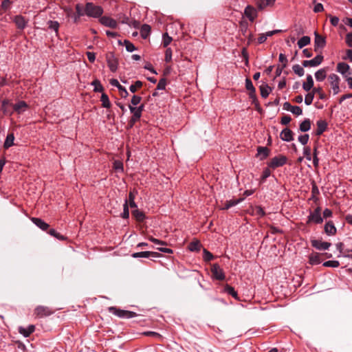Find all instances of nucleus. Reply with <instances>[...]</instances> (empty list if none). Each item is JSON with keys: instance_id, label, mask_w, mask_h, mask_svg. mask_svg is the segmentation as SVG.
<instances>
[{"instance_id": "nucleus-58", "label": "nucleus", "mask_w": 352, "mask_h": 352, "mask_svg": "<svg viewBox=\"0 0 352 352\" xmlns=\"http://www.w3.org/2000/svg\"><path fill=\"white\" fill-rule=\"evenodd\" d=\"M291 112L295 116H300L302 113V110L298 106H292Z\"/></svg>"}, {"instance_id": "nucleus-12", "label": "nucleus", "mask_w": 352, "mask_h": 352, "mask_svg": "<svg viewBox=\"0 0 352 352\" xmlns=\"http://www.w3.org/2000/svg\"><path fill=\"white\" fill-rule=\"evenodd\" d=\"M109 83L113 87H116L120 92V95L122 98H126L129 96V93L124 87L122 86L117 79L112 78L110 80Z\"/></svg>"}, {"instance_id": "nucleus-9", "label": "nucleus", "mask_w": 352, "mask_h": 352, "mask_svg": "<svg viewBox=\"0 0 352 352\" xmlns=\"http://www.w3.org/2000/svg\"><path fill=\"white\" fill-rule=\"evenodd\" d=\"M323 59H324L323 56L321 54H318L316 57H314L311 60H304L302 62V65L305 67H316V66L320 65L322 63Z\"/></svg>"}, {"instance_id": "nucleus-51", "label": "nucleus", "mask_w": 352, "mask_h": 352, "mask_svg": "<svg viewBox=\"0 0 352 352\" xmlns=\"http://www.w3.org/2000/svg\"><path fill=\"white\" fill-rule=\"evenodd\" d=\"M123 212L122 214V217L124 219H128L129 217V210L128 206V201L126 200L123 206Z\"/></svg>"}, {"instance_id": "nucleus-59", "label": "nucleus", "mask_w": 352, "mask_h": 352, "mask_svg": "<svg viewBox=\"0 0 352 352\" xmlns=\"http://www.w3.org/2000/svg\"><path fill=\"white\" fill-rule=\"evenodd\" d=\"M279 61L282 63L283 67H286L287 65V58L284 54H280L278 57Z\"/></svg>"}, {"instance_id": "nucleus-41", "label": "nucleus", "mask_w": 352, "mask_h": 352, "mask_svg": "<svg viewBox=\"0 0 352 352\" xmlns=\"http://www.w3.org/2000/svg\"><path fill=\"white\" fill-rule=\"evenodd\" d=\"M240 32L243 36H246L248 30V23L245 21H241L239 23Z\"/></svg>"}, {"instance_id": "nucleus-11", "label": "nucleus", "mask_w": 352, "mask_h": 352, "mask_svg": "<svg viewBox=\"0 0 352 352\" xmlns=\"http://www.w3.org/2000/svg\"><path fill=\"white\" fill-rule=\"evenodd\" d=\"M161 255L160 253L156 252H150V251H145V252H135L132 254L131 256L133 258H149V257H160Z\"/></svg>"}, {"instance_id": "nucleus-24", "label": "nucleus", "mask_w": 352, "mask_h": 352, "mask_svg": "<svg viewBox=\"0 0 352 352\" xmlns=\"http://www.w3.org/2000/svg\"><path fill=\"white\" fill-rule=\"evenodd\" d=\"M35 330V326L33 324L29 325L27 328L20 327L19 328V332L22 334L24 337L28 338L32 334Z\"/></svg>"}, {"instance_id": "nucleus-8", "label": "nucleus", "mask_w": 352, "mask_h": 352, "mask_svg": "<svg viewBox=\"0 0 352 352\" xmlns=\"http://www.w3.org/2000/svg\"><path fill=\"white\" fill-rule=\"evenodd\" d=\"M314 51L318 52L319 49H322L325 47L326 40L324 36L318 34L317 32H314Z\"/></svg>"}, {"instance_id": "nucleus-14", "label": "nucleus", "mask_w": 352, "mask_h": 352, "mask_svg": "<svg viewBox=\"0 0 352 352\" xmlns=\"http://www.w3.org/2000/svg\"><path fill=\"white\" fill-rule=\"evenodd\" d=\"M9 107H12V102L9 99H4L1 102V111L5 116H12L13 111L9 109Z\"/></svg>"}, {"instance_id": "nucleus-3", "label": "nucleus", "mask_w": 352, "mask_h": 352, "mask_svg": "<svg viewBox=\"0 0 352 352\" xmlns=\"http://www.w3.org/2000/svg\"><path fill=\"white\" fill-rule=\"evenodd\" d=\"M327 80L331 86V88L333 90V95L338 94L340 91V77L336 74H331L330 75H329Z\"/></svg>"}, {"instance_id": "nucleus-43", "label": "nucleus", "mask_w": 352, "mask_h": 352, "mask_svg": "<svg viewBox=\"0 0 352 352\" xmlns=\"http://www.w3.org/2000/svg\"><path fill=\"white\" fill-rule=\"evenodd\" d=\"M143 85V83L140 80H137L134 84L131 85L129 87V90L132 93H135L137 90L141 88Z\"/></svg>"}, {"instance_id": "nucleus-46", "label": "nucleus", "mask_w": 352, "mask_h": 352, "mask_svg": "<svg viewBox=\"0 0 352 352\" xmlns=\"http://www.w3.org/2000/svg\"><path fill=\"white\" fill-rule=\"evenodd\" d=\"M256 5L258 10H262L265 7L268 6H271L270 2L267 1V0H257Z\"/></svg>"}, {"instance_id": "nucleus-17", "label": "nucleus", "mask_w": 352, "mask_h": 352, "mask_svg": "<svg viewBox=\"0 0 352 352\" xmlns=\"http://www.w3.org/2000/svg\"><path fill=\"white\" fill-rule=\"evenodd\" d=\"M12 108L13 111L21 114L28 109V104L25 101L21 100L14 104H12Z\"/></svg>"}, {"instance_id": "nucleus-13", "label": "nucleus", "mask_w": 352, "mask_h": 352, "mask_svg": "<svg viewBox=\"0 0 352 352\" xmlns=\"http://www.w3.org/2000/svg\"><path fill=\"white\" fill-rule=\"evenodd\" d=\"M311 243L314 248L319 250H328L331 245V243L324 242L316 239L311 240Z\"/></svg>"}, {"instance_id": "nucleus-20", "label": "nucleus", "mask_w": 352, "mask_h": 352, "mask_svg": "<svg viewBox=\"0 0 352 352\" xmlns=\"http://www.w3.org/2000/svg\"><path fill=\"white\" fill-rule=\"evenodd\" d=\"M316 125L317 129L316 131V135L320 136L327 130V123L325 120H319L317 121Z\"/></svg>"}, {"instance_id": "nucleus-7", "label": "nucleus", "mask_w": 352, "mask_h": 352, "mask_svg": "<svg viewBox=\"0 0 352 352\" xmlns=\"http://www.w3.org/2000/svg\"><path fill=\"white\" fill-rule=\"evenodd\" d=\"M211 272L214 278L219 280H223L225 279L224 272L218 264H213L212 265Z\"/></svg>"}, {"instance_id": "nucleus-25", "label": "nucleus", "mask_w": 352, "mask_h": 352, "mask_svg": "<svg viewBox=\"0 0 352 352\" xmlns=\"http://www.w3.org/2000/svg\"><path fill=\"white\" fill-rule=\"evenodd\" d=\"M270 149L267 147L258 146L257 148V155L260 156V160H263L270 155Z\"/></svg>"}, {"instance_id": "nucleus-2", "label": "nucleus", "mask_w": 352, "mask_h": 352, "mask_svg": "<svg viewBox=\"0 0 352 352\" xmlns=\"http://www.w3.org/2000/svg\"><path fill=\"white\" fill-rule=\"evenodd\" d=\"M109 311L110 313L121 318H132L137 316L135 312L120 309L115 307H110Z\"/></svg>"}, {"instance_id": "nucleus-63", "label": "nucleus", "mask_w": 352, "mask_h": 352, "mask_svg": "<svg viewBox=\"0 0 352 352\" xmlns=\"http://www.w3.org/2000/svg\"><path fill=\"white\" fill-rule=\"evenodd\" d=\"M141 100H142V98L140 96H137V95H133L131 98V104L132 105L136 106L141 102Z\"/></svg>"}, {"instance_id": "nucleus-27", "label": "nucleus", "mask_w": 352, "mask_h": 352, "mask_svg": "<svg viewBox=\"0 0 352 352\" xmlns=\"http://www.w3.org/2000/svg\"><path fill=\"white\" fill-rule=\"evenodd\" d=\"M314 87V80L312 76L309 74L307 76L306 82H304L302 84V88L306 91H309L311 89H313Z\"/></svg>"}, {"instance_id": "nucleus-28", "label": "nucleus", "mask_w": 352, "mask_h": 352, "mask_svg": "<svg viewBox=\"0 0 352 352\" xmlns=\"http://www.w3.org/2000/svg\"><path fill=\"white\" fill-rule=\"evenodd\" d=\"M309 262L311 265H318L321 263L320 254L318 252H314L309 256Z\"/></svg>"}, {"instance_id": "nucleus-22", "label": "nucleus", "mask_w": 352, "mask_h": 352, "mask_svg": "<svg viewBox=\"0 0 352 352\" xmlns=\"http://www.w3.org/2000/svg\"><path fill=\"white\" fill-rule=\"evenodd\" d=\"M76 15H74V22L76 23L78 22L80 17L85 14V8H84L80 3H77L76 5Z\"/></svg>"}, {"instance_id": "nucleus-26", "label": "nucleus", "mask_w": 352, "mask_h": 352, "mask_svg": "<svg viewBox=\"0 0 352 352\" xmlns=\"http://www.w3.org/2000/svg\"><path fill=\"white\" fill-rule=\"evenodd\" d=\"M350 69V67L348 64L345 63H339L337 65L336 70L338 72L340 73L344 77H346V72Z\"/></svg>"}, {"instance_id": "nucleus-55", "label": "nucleus", "mask_w": 352, "mask_h": 352, "mask_svg": "<svg viewBox=\"0 0 352 352\" xmlns=\"http://www.w3.org/2000/svg\"><path fill=\"white\" fill-rule=\"evenodd\" d=\"M113 168L117 171L122 172L124 169L122 162L119 160H116L113 162Z\"/></svg>"}, {"instance_id": "nucleus-54", "label": "nucleus", "mask_w": 352, "mask_h": 352, "mask_svg": "<svg viewBox=\"0 0 352 352\" xmlns=\"http://www.w3.org/2000/svg\"><path fill=\"white\" fill-rule=\"evenodd\" d=\"M144 335L146 336H152V337H154L160 340H162V336L157 333V332H154V331H146V332H144L143 333Z\"/></svg>"}, {"instance_id": "nucleus-16", "label": "nucleus", "mask_w": 352, "mask_h": 352, "mask_svg": "<svg viewBox=\"0 0 352 352\" xmlns=\"http://www.w3.org/2000/svg\"><path fill=\"white\" fill-rule=\"evenodd\" d=\"M100 22L104 26L109 27L111 28H116L118 23L116 20L109 16H102L100 19Z\"/></svg>"}, {"instance_id": "nucleus-49", "label": "nucleus", "mask_w": 352, "mask_h": 352, "mask_svg": "<svg viewBox=\"0 0 352 352\" xmlns=\"http://www.w3.org/2000/svg\"><path fill=\"white\" fill-rule=\"evenodd\" d=\"M314 94L313 92V91H311V92H309L306 96H305V103L307 104V105H310L311 104L312 102H313V100L314 98Z\"/></svg>"}, {"instance_id": "nucleus-44", "label": "nucleus", "mask_w": 352, "mask_h": 352, "mask_svg": "<svg viewBox=\"0 0 352 352\" xmlns=\"http://www.w3.org/2000/svg\"><path fill=\"white\" fill-rule=\"evenodd\" d=\"M48 233H49L51 236H54V237H55V238H56V239H59V240H60V241H64V240H65V239H67V238H66L65 236H64L63 235H62V234H60V233L57 232H56V230H54V229H50V230H49Z\"/></svg>"}, {"instance_id": "nucleus-31", "label": "nucleus", "mask_w": 352, "mask_h": 352, "mask_svg": "<svg viewBox=\"0 0 352 352\" xmlns=\"http://www.w3.org/2000/svg\"><path fill=\"white\" fill-rule=\"evenodd\" d=\"M327 77V69L322 68L315 73V78L317 81L322 82Z\"/></svg>"}, {"instance_id": "nucleus-35", "label": "nucleus", "mask_w": 352, "mask_h": 352, "mask_svg": "<svg viewBox=\"0 0 352 352\" xmlns=\"http://www.w3.org/2000/svg\"><path fill=\"white\" fill-rule=\"evenodd\" d=\"M310 42H311L310 37L308 36H304L298 40L297 44H298V47L300 49H302L305 46L309 45L310 43Z\"/></svg>"}, {"instance_id": "nucleus-18", "label": "nucleus", "mask_w": 352, "mask_h": 352, "mask_svg": "<svg viewBox=\"0 0 352 352\" xmlns=\"http://www.w3.org/2000/svg\"><path fill=\"white\" fill-rule=\"evenodd\" d=\"M293 132L289 128H285L280 134V138L282 140L285 142H291L294 140Z\"/></svg>"}, {"instance_id": "nucleus-21", "label": "nucleus", "mask_w": 352, "mask_h": 352, "mask_svg": "<svg viewBox=\"0 0 352 352\" xmlns=\"http://www.w3.org/2000/svg\"><path fill=\"white\" fill-rule=\"evenodd\" d=\"M31 221L40 229H41L43 231H46L50 226L48 223H45L44 221H43L41 219L37 218V217H32Z\"/></svg>"}, {"instance_id": "nucleus-1", "label": "nucleus", "mask_w": 352, "mask_h": 352, "mask_svg": "<svg viewBox=\"0 0 352 352\" xmlns=\"http://www.w3.org/2000/svg\"><path fill=\"white\" fill-rule=\"evenodd\" d=\"M103 13V9L101 6H96L93 3L89 2L85 5V14L90 17L98 18L101 16Z\"/></svg>"}, {"instance_id": "nucleus-50", "label": "nucleus", "mask_w": 352, "mask_h": 352, "mask_svg": "<svg viewBox=\"0 0 352 352\" xmlns=\"http://www.w3.org/2000/svg\"><path fill=\"white\" fill-rule=\"evenodd\" d=\"M340 263L338 261H327L323 263V266L328 267H338Z\"/></svg>"}, {"instance_id": "nucleus-32", "label": "nucleus", "mask_w": 352, "mask_h": 352, "mask_svg": "<svg viewBox=\"0 0 352 352\" xmlns=\"http://www.w3.org/2000/svg\"><path fill=\"white\" fill-rule=\"evenodd\" d=\"M271 91V87H269L267 84H263L260 86L261 96L263 98H266L269 96Z\"/></svg>"}, {"instance_id": "nucleus-47", "label": "nucleus", "mask_w": 352, "mask_h": 352, "mask_svg": "<svg viewBox=\"0 0 352 352\" xmlns=\"http://www.w3.org/2000/svg\"><path fill=\"white\" fill-rule=\"evenodd\" d=\"M135 193L131 191L129 194V205L131 208H137V204L135 202Z\"/></svg>"}, {"instance_id": "nucleus-52", "label": "nucleus", "mask_w": 352, "mask_h": 352, "mask_svg": "<svg viewBox=\"0 0 352 352\" xmlns=\"http://www.w3.org/2000/svg\"><path fill=\"white\" fill-rule=\"evenodd\" d=\"M271 175V171L269 168H265L262 173L261 177V182H264L267 177H269Z\"/></svg>"}, {"instance_id": "nucleus-36", "label": "nucleus", "mask_w": 352, "mask_h": 352, "mask_svg": "<svg viewBox=\"0 0 352 352\" xmlns=\"http://www.w3.org/2000/svg\"><path fill=\"white\" fill-rule=\"evenodd\" d=\"M100 101L102 102V107L104 108H110L111 107V102L109 99V96L105 94L102 93L100 97Z\"/></svg>"}, {"instance_id": "nucleus-56", "label": "nucleus", "mask_w": 352, "mask_h": 352, "mask_svg": "<svg viewBox=\"0 0 352 352\" xmlns=\"http://www.w3.org/2000/svg\"><path fill=\"white\" fill-rule=\"evenodd\" d=\"M309 139V135L308 134L301 135L298 137V141L302 144L305 145L307 144Z\"/></svg>"}, {"instance_id": "nucleus-34", "label": "nucleus", "mask_w": 352, "mask_h": 352, "mask_svg": "<svg viewBox=\"0 0 352 352\" xmlns=\"http://www.w3.org/2000/svg\"><path fill=\"white\" fill-rule=\"evenodd\" d=\"M132 215L135 219V220L139 222H142L145 219L144 213L138 209L132 211Z\"/></svg>"}, {"instance_id": "nucleus-33", "label": "nucleus", "mask_w": 352, "mask_h": 352, "mask_svg": "<svg viewBox=\"0 0 352 352\" xmlns=\"http://www.w3.org/2000/svg\"><path fill=\"white\" fill-rule=\"evenodd\" d=\"M151 26L147 24H144L140 28V34L143 38H146L151 32Z\"/></svg>"}, {"instance_id": "nucleus-64", "label": "nucleus", "mask_w": 352, "mask_h": 352, "mask_svg": "<svg viewBox=\"0 0 352 352\" xmlns=\"http://www.w3.org/2000/svg\"><path fill=\"white\" fill-rule=\"evenodd\" d=\"M346 43L349 47H352V32L346 34Z\"/></svg>"}, {"instance_id": "nucleus-10", "label": "nucleus", "mask_w": 352, "mask_h": 352, "mask_svg": "<svg viewBox=\"0 0 352 352\" xmlns=\"http://www.w3.org/2000/svg\"><path fill=\"white\" fill-rule=\"evenodd\" d=\"M244 14L251 22H253L258 16L256 9L250 5L245 7Z\"/></svg>"}, {"instance_id": "nucleus-38", "label": "nucleus", "mask_w": 352, "mask_h": 352, "mask_svg": "<svg viewBox=\"0 0 352 352\" xmlns=\"http://www.w3.org/2000/svg\"><path fill=\"white\" fill-rule=\"evenodd\" d=\"M91 85L94 87V91L95 92H102L104 90L102 85H101L100 80L98 79L94 80L91 82Z\"/></svg>"}, {"instance_id": "nucleus-19", "label": "nucleus", "mask_w": 352, "mask_h": 352, "mask_svg": "<svg viewBox=\"0 0 352 352\" xmlns=\"http://www.w3.org/2000/svg\"><path fill=\"white\" fill-rule=\"evenodd\" d=\"M14 22L18 29L23 30L27 25L28 20L21 15H17L14 17Z\"/></svg>"}, {"instance_id": "nucleus-40", "label": "nucleus", "mask_w": 352, "mask_h": 352, "mask_svg": "<svg viewBox=\"0 0 352 352\" xmlns=\"http://www.w3.org/2000/svg\"><path fill=\"white\" fill-rule=\"evenodd\" d=\"M314 95L318 94L320 100H325L327 98L326 94L323 92L321 87H314L312 89Z\"/></svg>"}, {"instance_id": "nucleus-6", "label": "nucleus", "mask_w": 352, "mask_h": 352, "mask_svg": "<svg viewBox=\"0 0 352 352\" xmlns=\"http://www.w3.org/2000/svg\"><path fill=\"white\" fill-rule=\"evenodd\" d=\"M321 210L320 207H317L314 212H311L308 217L307 223L314 222L319 224L322 223L323 219L321 217Z\"/></svg>"}, {"instance_id": "nucleus-53", "label": "nucleus", "mask_w": 352, "mask_h": 352, "mask_svg": "<svg viewBox=\"0 0 352 352\" xmlns=\"http://www.w3.org/2000/svg\"><path fill=\"white\" fill-rule=\"evenodd\" d=\"M124 43L125 45V47H126V50L129 52H132L133 51H135L136 50L135 45L131 43L130 41H127V40H125L124 41Z\"/></svg>"}, {"instance_id": "nucleus-39", "label": "nucleus", "mask_w": 352, "mask_h": 352, "mask_svg": "<svg viewBox=\"0 0 352 352\" xmlns=\"http://www.w3.org/2000/svg\"><path fill=\"white\" fill-rule=\"evenodd\" d=\"M224 290L226 292H227L228 294L231 295L235 299H238L237 292L234 290V287H232V286L226 285L225 286Z\"/></svg>"}, {"instance_id": "nucleus-37", "label": "nucleus", "mask_w": 352, "mask_h": 352, "mask_svg": "<svg viewBox=\"0 0 352 352\" xmlns=\"http://www.w3.org/2000/svg\"><path fill=\"white\" fill-rule=\"evenodd\" d=\"M48 28L52 30H54L56 32V34L58 35V29H59V23L58 21H49L47 22Z\"/></svg>"}, {"instance_id": "nucleus-15", "label": "nucleus", "mask_w": 352, "mask_h": 352, "mask_svg": "<svg viewBox=\"0 0 352 352\" xmlns=\"http://www.w3.org/2000/svg\"><path fill=\"white\" fill-rule=\"evenodd\" d=\"M107 61L109 69L113 72H116L118 69V60L113 54L107 55Z\"/></svg>"}, {"instance_id": "nucleus-42", "label": "nucleus", "mask_w": 352, "mask_h": 352, "mask_svg": "<svg viewBox=\"0 0 352 352\" xmlns=\"http://www.w3.org/2000/svg\"><path fill=\"white\" fill-rule=\"evenodd\" d=\"M292 69L298 76H302L305 74L304 69L298 64L293 65Z\"/></svg>"}, {"instance_id": "nucleus-29", "label": "nucleus", "mask_w": 352, "mask_h": 352, "mask_svg": "<svg viewBox=\"0 0 352 352\" xmlns=\"http://www.w3.org/2000/svg\"><path fill=\"white\" fill-rule=\"evenodd\" d=\"M311 122L309 118L305 119L299 125V129L302 132H307L311 129Z\"/></svg>"}, {"instance_id": "nucleus-48", "label": "nucleus", "mask_w": 352, "mask_h": 352, "mask_svg": "<svg viewBox=\"0 0 352 352\" xmlns=\"http://www.w3.org/2000/svg\"><path fill=\"white\" fill-rule=\"evenodd\" d=\"M313 164L315 168H317L319 166V159L318 157V148L316 146H314V148Z\"/></svg>"}, {"instance_id": "nucleus-60", "label": "nucleus", "mask_w": 352, "mask_h": 352, "mask_svg": "<svg viewBox=\"0 0 352 352\" xmlns=\"http://www.w3.org/2000/svg\"><path fill=\"white\" fill-rule=\"evenodd\" d=\"M166 85V80L165 78H161L157 85V90H164V89H165Z\"/></svg>"}, {"instance_id": "nucleus-57", "label": "nucleus", "mask_w": 352, "mask_h": 352, "mask_svg": "<svg viewBox=\"0 0 352 352\" xmlns=\"http://www.w3.org/2000/svg\"><path fill=\"white\" fill-rule=\"evenodd\" d=\"M303 154L306 159L309 161L311 160V148L309 146H305L303 148Z\"/></svg>"}, {"instance_id": "nucleus-45", "label": "nucleus", "mask_w": 352, "mask_h": 352, "mask_svg": "<svg viewBox=\"0 0 352 352\" xmlns=\"http://www.w3.org/2000/svg\"><path fill=\"white\" fill-rule=\"evenodd\" d=\"M201 248V244L198 241H192L188 245V248L190 251L195 252V251H199Z\"/></svg>"}, {"instance_id": "nucleus-62", "label": "nucleus", "mask_w": 352, "mask_h": 352, "mask_svg": "<svg viewBox=\"0 0 352 352\" xmlns=\"http://www.w3.org/2000/svg\"><path fill=\"white\" fill-rule=\"evenodd\" d=\"M213 258V255L207 250H204V259L205 261H210Z\"/></svg>"}, {"instance_id": "nucleus-61", "label": "nucleus", "mask_w": 352, "mask_h": 352, "mask_svg": "<svg viewBox=\"0 0 352 352\" xmlns=\"http://www.w3.org/2000/svg\"><path fill=\"white\" fill-rule=\"evenodd\" d=\"M172 38L168 35L167 33H165L163 35V45L164 47H167L171 42Z\"/></svg>"}, {"instance_id": "nucleus-30", "label": "nucleus", "mask_w": 352, "mask_h": 352, "mask_svg": "<svg viewBox=\"0 0 352 352\" xmlns=\"http://www.w3.org/2000/svg\"><path fill=\"white\" fill-rule=\"evenodd\" d=\"M14 133H11L8 134V135L5 140L4 144H3V148L5 149L9 148L10 147H11L12 146L14 145Z\"/></svg>"}, {"instance_id": "nucleus-23", "label": "nucleus", "mask_w": 352, "mask_h": 352, "mask_svg": "<svg viewBox=\"0 0 352 352\" xmlns=\"http://www.w3.org/2000/svg\"><path fill=\"white\" fill-rule=\"evenodd\" d=\"M337 229L335 227L333 221H329L324 225V232L327 235H335L336 234Z\"/></svg>"}, {"instance_id": "nucleus-5", "label": "nucleus", "mask_w": 352, "mask_h": 352, "mask_svg": "<svg viewBox=\"0 0 352 352\" xmlns=\"http://www.w3.org/2000/svg\"><path fill=\"white\" fill-rule=\"evenodd\" d=\"M53 314V311L48 307L39 305L34 310V315L38 318L47 317Z\"/></svg>"}, {"instance_id": "nucleus-4", "label": "nucleus", "mask_w": 352, "mask_h": 352, "mask_svg": "<svg viewBox=\"0 0 352 352\" xmlns=\"http://www.w3.org/2000/svg\"><path fill=\"white\" fill-rule=\"evenodd\" d=\"M287 158L285 155H280L271 159L268 163V166L275 169L278 167L283 166L287 163Z\"/></svg>"}]
</instances>
